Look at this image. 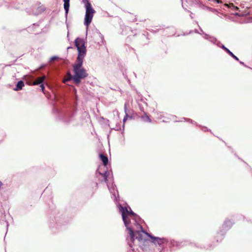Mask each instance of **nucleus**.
<instances>
[{
  "mask_svg": "<svg viewBox=\"0 0 252 252\" xmlns=\"http://www.w3.org/2000/svg\"><path fill=\"white\" fill-rule=\"evenodd\" d=\"M74 43L77 49L78 54L76 62L73 65L74 75L72 77L74 82L76 84H79L82 79L86 78L88 76L86 70L82 67L87 50L85 46V42L83 39L78 37L75 40Z\"/></svg>",
  "mask_w": 252,
  "mask_h": 252,
  "instance_id": "1",
  "label": "nucleus"
},
{
  "mask_svg": "<svg viewBox=\"0 0 252 252\" xmlns=\"http://www.w3.org/2000/svg\"><path fill=\"white\" fill-rule=\"evenodd\" d=\"M136 226L138 228H139L141 230H137L135 232L133 231V228H128V230L129 231V235L130 238V241L132 243H133L134 240V237L138 240L139 242H142L145 240L144 235L150 237L151 235L148 233L144 231L142 227L139 224H137Z\"/></svg>",
  "mask_w": 252,
  "mask_h": 252,
  "instance_id": "2",
  "label": "nucleus"
},
{
  "mask_svg": "<svg viewBox=\"0 0 252 252\" xmlns=\"http://www.w3.org/2000/svg\"><path fill=\"white\" fill-rule=\"evenodd\" d=\"M95 12L94 10L92 7L91 4L89 0L86 3V14L85 17L84 24L88 27L92 22L94 14Z\"/></svg>",
  "mask_w": 252,
  "mask_h": 252,
  "instance_id": "3",
  "label": "nucleus"
},
{
  "mask_svg": "<svg viewBox=\"0 0 252 252\" xmlns=\"http://www.w3.org/2000/svg\"><path fill=\"white\" fill-rule=\"evenodd\" d=\"M120 210L122 212L123 220L126 226L127 227V229H128V228H131L130 227L128 226L130 223V220L128 216L126 215V212H127V208L126 207L121 206L120 208Z\"/></svg>",
  "mask_w": 252,
  "mask_h": 252,
  "instance_id": "4",
  "label": "nucleus"
},
{
  "mask_svg": "<svg viewBox=\"0 0 252 252\" xmlns=\"http://www.w3.org/2000/svg\"><path fill=\"white\" fill-rule=\"evenodd\" d=\"M150 237L152 239V242L154 243L155 244H158L159 245H161L165 241V239L163 238H160L159 237H154L152 236V235H151Z\"/></svg>",
  "mask_w": 252,
  "mask_h": 252,
  "instance_id": "5",
  "label": "nucleus"
},
{
  "mask_svg": "<svg viewBox=\"0 0 252 252\" xmlns=\"http://www.w3.org/2000/svg\"><path fill=\"white\" fill-rule=\"evenodd\" d=\"M45 78V76H41V77L37 78L33 82V85H38V84H41L43 82V81L44 80Z\"/></svg>",
  "mask_w": 252,
  "mask_h": 252,
  "instance_id": "6",
  "label": "nucleus"
},
{
  "mask_svg": "<svg viewBox=\"0 0 252 252\" xmlns=\"http://www.w3.org/2000/svg\"><path fill=\"white\" fill-rule=\"evenodd\" d=\"M99 158L103 162L104 165H107L108 162V159L107 156L102 154H99Z\"/></svg>",
  "mask_w": 252,
  "mask_h": 252,
  "instance_id": "7",
  "label": "nucleus"
},
{
  "mask_svg": "<svg viewBox=\"0 0 252 252\" xmlns=\"http://www.w3.org/2000/svg\"><path fill=\"white\" fill-rule=\"evenodd\" d=\"M24 86V83L22 81H19L16 86V88L14 89L15 91H18L22 89Z\"/></svg>",
  "mask_w": 252,
  "mask_h": 252,
  "instance_id": "8",
  "label": "nucleus"
},
{
  "mask_svg": "<svg viewBox=\"0 0 252 252\" xmlns=\"http://www.w3.org/2000/svg\"><path fill=\"white\" fill-rule=\"evenodd\" d=\"M69 8V0H64V9L67 16Z\"/></svg>",
  "mask_w": 252,
  "mask_h": 252,
  "instance_id": "9",
  "label": "nucleus"
},
{
  "mask_svg": "<svg viewBox=\"0 0 252 252\" xmlns=\"http://www.w3.org/2000/svg\"><path fill=\"white\" fill-rule=\"evenodd\" d=\"M222 48L224 49L227 52V53H228L234 59L237 61L239 60L238 58L236 56H235L229 49L224 47L223 45L222 46Z\"/></svg>",
  "mask_w": 252,
  "mask_h": 252,
  "instance_id": "10",
  "label": "nucleus"
},
{
  "mask_svg": "<svg viewBox=\"0 0 252 252\" xmlns=\"http://www.w3.org/2000/svg\"><path fill=\"white\" fill-rule=\"evenodd\" d=\"M99 174L103 177L104 181L105 182H107V177H108V173L107 172H105L104 173H101L100 172H99Z\"/></svg>",
  "mask_w": 252,
  "mask_h": 252,
  "instance_id": "11",
  "label": "nucleus"
},
{
  "mask_svg": "<svg viewBox=\"0 0 252 252\" xmlns=\"http://www.w3.org/2000/svg\"><path fill=\"white\" fill-rule=\"evenodd\" d=\"M126 215L127 216H128V215H132V216H135L136 215L131 210H127V212H126Z\"/></svg>",
  "mask_w": 252,
  "mask_h": 252,
  "instance_id": "12",
  "label": "nucleus"
},
{
  "mask_svg": "<svg viewBox=\"0 0 252 252\" xmlns=\"http://www.w3.org/2000/svg\"><path fill=\"white\" fill-rule=\"evenodd\" d=\"M224 5L232 9L235 7V5L232 3H230L229 4L225 3L224 4Z\"/></svg>",
  "mask_w": 252,
  "mask_h": 252,
  "instance_id": "13",
  "label": "nucleus"
},
{
  "mask_svg": "<svg viewBox=\"0 0 252 252\" xmlns=\"http://www.w3.org/2000/svg\"><path fill=\"white\" fill-rule=\"evenodd\" d=\"M127 117H128V115H127V113H126V115H125V117L124 118V119H123V126H124V125H125V123L127 119Z\"/></svg>",
  "mask_w": 252,
  "mask_h": 252,
  "instance_id": "14",
  "label": "nucleus"
},
{
  "mask_svg": "<svg viewBox=\"0 0 252 252\" xmlns=\"http://www.w3.org/2000/svg\"><path fill=\"white\" fill-rule=\"evenodd\" d=\"M58 59V57H52L50 59V62H53L55 60H56Z\"/></svg>",
  "mask_w": 252,
  "mask_h": 252,
  "instance_id": "15",
  "label": "nucleus"
},
{
  "mask_svg": "<svg viewBox=\"0 0 252 252\" xmlns=\"http://www.w3.org/2000/svg\"><path fill=\"white\" fill-rule=\"evenodd\" d=\"M39 87H40V89L43 92L44 88H45L43 84H41L40 85Z\"/></svg>",
  "mask_w": 252,
  "mask_h": 252,
  "instance_id": "16",
  "label": "nucleus"
},
{
  "mask_svg": "<svg viewBox=\"0 0 252 252\" xmlns=\"http://www.w3.org/2000/svg\"><path fill=\"white\" fill-rule=\"evenodd\" d=\"M45 10V8L44 6H41L39 7V11H44Z\"/></svg>",
  "mask_w": 252,
  "mask_h": 252,
  "instance_id": "17",
  "label": "nucleus"
},
{
  "mask_svg": "<svg viewBox=\"0 0 252 252\" xmlns=\"http://www.w3.org/2000/svg\"><path fill=\"white\" fill-rule=\"evenodd\" d=\"M215 0L217 2V3H218L222 2L220 0Z\"/></svg>",
  "mask_w": 252,
  "mask_h": 252,
  "instance_id": "18",
  "label": "nucleus"
},
{
  "mask_svg": "<svg viewBox=\"0 0 252 252\" xmlns=\"http://www.w3.org/2000/svg\"><path fill=\"white\" fill-rule=\"evenodd\" d=\"M233 9H234V10H238L239 8L238 7L235 6V7L233 8Z\"/></svg>",
  "mask_w": 252,
  "mask_h": 252,
  "instance_id": "19",
  "label": "nucleus"
},
{
  "mask_svg": "<svg viewBox=\"0 0 252 252\" xmlns=\"http://www.w3.org/2000/svg\"><path fill=\"white\" fill-rule=\"evenodd\" d=\"M1 185H2V183H1V182L0 181V188L1 187Z\"/></svg>",
  "mask_w": 252,
  "mask_h": 252,
  "instance_id": "20",
  "label": "nucleus"
},
{
  "mask_svg": "<svg viewBox=\"0 0 252 252\" xmlns=\"http://www.w3.org/2000/svg\"><path fill=\"white\" fill-rule=\"evenodd\" d=\"M66 80H65V79L64 78V81H63V82L65 83V82L66 81Z\"/></svg>",
  "mask_w": 252,
  "mask_h": 252,
  "instance_id": "21",
  "label": "nucleus"
}]
</instances>
